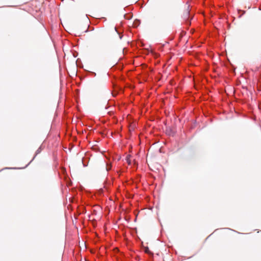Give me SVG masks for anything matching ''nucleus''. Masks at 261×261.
Instances as JSON below:
<instances>
[{
	"label": "nucleus",
	"mask_w": 261,
	"mask_h": 261,
	"mask_svg": "<svg viewBox=\"0 0 261 261\" xmlns=\"http://www.w3.org/2000/svg\"><path fill=\"white\" fill-rule=\"evenodd\" d=\"M34 158H33V159L32 160H31V161H30V162L27 165V166L31 163L32 162V161H33V160L34 159Z\"/></svg>",
	"instance_id": "8"
},
{
	"label": "nucleus",
	"mask_w": 261,
	"mask_h": 261,
	"mask_svg": "<svg viewBox=\"0 0 261 261\" xmlns=\"http://www.w3.org/2000/svg\"><path fill=\"white\" fill-rule=\"evenodd\" d=\"M42 150V148H41V147L40 146L36 151V153H35V156H34V158H35V156L39 153H40L41 152Z\"/></svg>",
	"instance_id": "3"
},
{
	"label": "nucleus",
	"mask_w": 261,
	"mask_h": 261,
	"mask_svg": "<svg viewBox=\"0 0 261 261\" xmlns=\"http://www.w3.org/2000/svg\"><path fill=\"white\" fill-rule=\"evenodd\" d=\"M126 160H127V162L128 163V165H130L131 164V161L128 158V157L126 158Z\"/></svg>",
	"instance_id": "6"
},
{
	"label": "nucleus",
	"mask_w": 261,
	"mask_h": 261,
	"mask_svg": "<svg viewBox=\"0 0 261 261\" xmlns=\"http://www.w3.org/2000/svg\"><path fill=\"white\" fill-rule=\"evenodd\" d=\"M34 158H33V159L32 160H31V161H30V162L27 165V166L31 163L32 162V161H33V160L34 159Z\"/></svg>",
	"instance_id": "7"
},
{
	"label": "nucleus",
	"mask_w": 261,
	"mask_h": 261,
	"mask_svg": "<svg viewBox=\"0 0 261 261\" xmlns=\"http://www.w3.org/2000/svg\"><path fill=\"white\" fill-rule=\"evenodd\" d=\"M115 29L116 31L118 33V34H119L120 39H121L122 38V36H123L122 35H121L120 33H119L117 31V28L116 27L115 28Z\"/></svg>",
	"instance_id": "5"
},
{
	"label": "nucleus",
	"mask_w": 261,
	"mask_h": 261,
	"mask_svg": "<svg viewBox=\"0 0 261 261\" xmlns=\"http://www.w3.org/2000/svg\"><path fill=\"white\" fill-rule=\"evenodd\" d=\"M190 11L188 10H186L183 14V17L185 20H187L188 22H190Z\"/></svg>",
	"instance_id": "1"
},
{
	"label": "nucleus",
	"mask_w": 261,
	"mask_h": 261,
	"mask_svg": "<svg viewBox=\"0 0 261 261\" xmlns=\"http://www.w3.org/2000/svg\"><path fill=\"white\" fill-rule=\"evenodd\" d=\"M140 22L139 20H136L134 23V25L135 27H137L138 25H139Z\"/></svg>",
	"instance_id": "4"
},
{
	"label": "nucleus",
	"mask_w": 261,
	"mask_h": 261,
	"mask_svg": "<svg viewBox=\"0 0 261 261\" xmlns=\"http://www.w3.org/2000/svg\"><path fill=\"white\" fill-rule=\"evenodd\" d=\"M112 165L111 164L107 163L106 164V170L107 171H109L112 169Z\"/></svg>",
	"instance_id": "2"
}]
</instances>
